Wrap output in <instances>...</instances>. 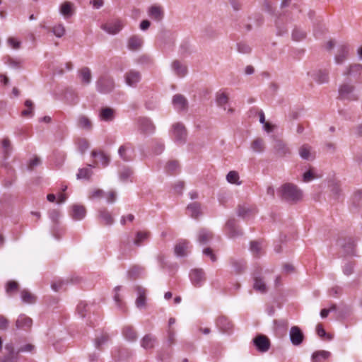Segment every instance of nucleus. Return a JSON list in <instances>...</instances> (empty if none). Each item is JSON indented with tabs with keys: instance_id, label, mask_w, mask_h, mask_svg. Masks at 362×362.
<instances>
[{
	"instance_id": "1",
	"label": "nucleus",
	"mask_w": 362,
	"mask_h": 362,
	"mask_svg": "<svg viewBox=\"0 0 362 362\" xmlns=\"http://www.w3.org/2000/svg\"><path fill=\"white\" fill-rule=\"evenodd\" d=\"M282 199L288 201L296 202L303 197L302 191L295 185L287 183L284 185L279 190Z\"/></svg>"
},
{
	"instance_id": "2",
	"label": "nucleus",
	"mask_w": 362,
	"mask_h": 362,
	"mask_svg": "<svg viewBox=\"0 0 362 362\" xmlns=\"http://www.w3.org/2000/svg\"><path fill=\"white\" fill-rule=\"evenodd\" d=\"M339 98L341 100L355 101L358 99L354 93V86L349 84H343L339 89Z\"/></svg>"
},
{
	"instance_id": "3",
	"label": "nucleus",
	"mask_w": 362,
	"mask_h": 362,
	"mask_svg": "<svg viewBox=\"0 0 362 362\" xmlns=\"http://www.w3.org/2000/svg\"><path fill=\"white\" fill-rule=\"evenodd\" d=\"M172 137L175 143L182 144L186 141L187 132L185 127L180 123L173 124Z\"/></svg>"
},
{
	"instance_id": "4",
	"label": "nucleus",
	"mask_w": 362,
	"mask_h": 362,
	"mask_svg": "<svg viewBox=\"0 0 362 362\" xmlns=\"http://www.w3.org/2000/svg\"><path fill=\"white\" fill-rule=\"evenodd\" d=\"M96 87L101 93H110L114 88V81L110 77H100L96 83Z\"/></svg>"
},
{
	"instance_id": "5",
	"label": "nucleus",
	"mask_w": 362,
	"mask_h": 362,
	"mask_svg": "<svg viewBox=\"0 0 362 362\" xmlns=\"http://www.w3.org/2000/svg\"><path fill=\"white\" fill-rule=\"evenodd\" d=\"M124 23L121 20L113 19L103 24L101 28L107 33L115 35L122 29Z\"/></svg>"
},
{
	"instance_id": "6",
	"label": "nucleus",
	"mask_w": 362,
	"mask_h": 362,
	"mask_svg": "<svg viewBox=\"0 0 362 362\" xmlns=\"http://www.w3.org/2000/svg\"><path fill=\"white\" fill-rule=\"evenodd\" d=\"M253 344L257 350L261 353H264L270 349L271 343L268 337L263 334H259L253 339Z\"/></svg>"
},
{
	"instance_id": "7",
	"label": "nucleus",
	"mask_w": 362,
	"mask_h": 362,
	"mask_svg": "<svg viewBox=\"0 0 362 362\" xmlns=\"http://www.w3.org/2000/svg\"><path fill=\"white\" fill-rule=\"evenodd\" d=\"M118 153L123 160L130 161L134 157V147L131 143H126L119 148Z\"/></svg>"
},
{
	"instance_id": "8",
	"label": "nucleus",
	"mask_w": 362,
	"mask_h": 362,
	"mask_svg": "<svg viewBox=\"0 0 362 362\" xmlns=\"http://www.w3.org/2000/svg\"><path fill=\"white\" fill-rule=\"evenodd\" d=\"M214 239V234L213 233L206 229V228H202L198 231L197 233V240L202 245H209V247H206L205 249H211L210 247V245H211V242Z\"/></svg>"
},
{
	"instance_id": "9",
	"label": "nucleus",
	"mask_w": 362,
	"mask_h": 362,
	"mask_svg": "<svg viewBox=\"0 0 362 362\" xmlns=\"http://www.w3.org/2000/svg\"><path fill=\"white\" fill-rule=\"evenodd\" d=\"M141 79V74L139 71L131 69L124 74L126 83L131 87H136Z\"/></svg>"
},
{
	"instance_id": "10",
	"label": "nucleus",
	"mask_w": 362,
	"mask_h": 362,
	"mask_svg": "<svg viewBox=\"0 0 362 362\" xmlns=\"http://www.w3.org/2000/svg\"><path fill=\"white\" fill-rule=\"evenodd\" d=\"M256 213V207L248 204L240 205L238 209V215L244 219L252 217Z\"/></svg>"
},
{
	"instance_id": "11",
	"label": "nucleus",
	"mask_w": 362,
	"mask_h": 362,
	"mask_svg": "<svg viewBox=\"0 0 362 362\" xmlns=\"http://www.w3.org/2000/svg\"><path fill=\"white\" fill-rule=\"evenodd\" d=\"M225 230L229 238H235L241 235L243 233L235 219H230L227 221Z\"/></svg>"
},
{
	"instance_id": "12",
	"label": "nucleus",
	"mask_w": 362,
	"mask_h": 362,
	"mask_svg": "<svg viewBox=\"0 0 362 362\" xmlns=\"http://www.w3.org/2000/svg\"><path fill=\"white\" fill-rule=\"evenodd\" d=\"M291 342L294 346H298L303 341L304 335L300 329L297 326L291 327L289 332Z\"/></svg>"
},
{
	"instance_id": "13",
	"label": "nucleus",
	"mask_w": 362,
	"mask_h": 362,
	"mask_svg": "<svg viewBox=\"0 0 362 362\" xmlns=\"http://www.w3.org/2000/svg\"><path fill=\"white\" fill-rule=\"evenodd\" d=\"M173 105L177 111L186 110L188 107V102L186 98L181 94H176L173 98Z\"/></svg>"
},
{
	"instance_id": "14",
	"label": "nucleus",
	"mask_w": 362,
	"mask_h": 362,
	"mask_svg": "<svg viewBox=\"0 0 362 362\" xmlns=\"http://www.w3.org/2000/svg\"><path fill=\"white\" fill-rule=\"evenodd\" d=\"M216 325L223 333H229L233 329V324L225 316H220L217 318Z\"/></svg>"
},
{
	"instance_id": "15",
	"label": "nucleus",
	"mask_w": 362,
	"mask_h": 362,
	"mask_svg": "<svg viewBox=\"0 0 362 362\" xmlns=\"http://www.w3.org/2000/svg\"><path fill=\"white\" fill-rule=\"evenodd\" d=\"M148 15L151 19L160 21L163 18L164 11L161 6L153 5L148 10Z\"/></svg>"
},
{
	"instance_id": "16",
	"label": "nucleus",
	"mask_w": 362,
	"mask_h": 362,
	"mask_svg": "<svg viewBox=\"0 0 362 362\" xmlns=\"http://www.w3.org/2000/svg\"><path fill=\"white\" fill-rule=\"evenodd\" d=\"M171 67L175 74L178 77H184L187 74V66L179 60L173 61L171 64Z\"/></svg>"
},
{
	"instance_id": "17",
	"label": "nucleus",
	"mask_w": 362,
	"mask_h": 362,
	"mask_svg": "<svg viewBox=\"0 0 362 362\" xmlns=\"http://www.w3.org/2000/svg\"><path fill=\"white\" fill-rule=\"evenodd\" d=\"M86 215V209L84 206L74 204L71 206V216L73 219L80 221L84 218Z\"/></svg>"
},
{
	"instance_id": "18",
	"label": "nucleus",
	"mask_w": 362,
	"mask_h": 362,
	"mask_svg": "<svg viewBox=\"0 0 362 362\" xmlns=\"http://www.w3.org/2000/svg\"><path fill=\"white\" fill-rule=\"evenodd\" d=\"M139 127L140 131L144 134H151L155 130V126L148 118H141L139 119Z\"/></svg>"
},
{
	"instance_id": "19",
	"label": "nucleus",
	"mask_w": 362,
	"mask_h": 362,
	"mask_svg": "<svg viewBox=\"0 0 362 362\" xmlns=\"http://www.w3.org/2000/svg\"><path fill=\"white\" fill-rule=\"evenodd\" d=\"M32 319L29 317L25 316V315H21L16 322V328L24 330L30 329V327H32Z\"/></svg>"
},
{
	"instance_id": "20",
	"label": "nucleus",
	"mask_w": 362,
	"mask_h": 362,
	"mask_svg": "<svg viewBox=\"0 0 362 362\" xmlns=\"http://www.w3.org/2000/svg\"><path fill=\"white\" fill-rule=\"evenodd\" d=\"M143 38L139 35H132L128 39L127 47L132 51L139 50L143 45Z\"/></svg>"
},
{
	"instance_id": "21",
	"label": "nucleus",
	"mask_w": 362,
	"mask_h": 362,
	"mask_svg": "<svg viewBox=\"0 0 362 362\" xmlns=\"http://www.w3.org/2000/svg\"><path fill=\"white\" fill-rule=\"evenodd\" d=\"M361 74L362 65L360 64L350 65L347 70L344 72V75L354 78H358Z\"/></svg>"
},
{
	"instance_id": "22",
	"label": "nucleus",
	"mask_w": 362,
	"mask_h": 362,
	"mask_svg": "<svg viewBox=\"0 0 362 362\" xmlns=\"http://www.w3.org/2000/svg\"><path fill=\"white\" fill-rule=\"evenodd\" d=\"M190 279L195 286H199L205 281L204 272L202 269H193L190 273Z\"/></svg>"
},
{
	"instance_id": "23",
	"label": "nucleus",
	"mask_w": 362,
	"mask_h": 362,
	"mask_svg": "<svg viewBox=\"0 0 362 362\" xmlns=\"http://www.w3.org/2000/svg\"><path fill=\"white\" fill-rule=\"evenodd\" d=\"M135 291H136V293L138 294V297L136 300V305L139 308H143L146 305V291L144 288H143L140 286H136L135 287Z\"/></svg>"
},
{
	"instance_id": "24",
	"label": "nucleus",
	"mask_w": 362,
	"mask_h": 362,
	"mask_svg": "<svg viewBox=\"0 0 362 362\" xmlns=\"http://www.w3.org/2000/svg\"><path fill=\"white\" fill-rule=\"evenodd\" d=\"M349 47L346 45H341L338 47L337 54L335 56V62L338 64H342L347 58Z\"/></svg>"
},
{
	"instance_id": "25",
	"label": "nucleus",
	"mask_w": 362,
	"mask_h": 362,
	"mask_svg": "<svg viewBox=\"0 0 362 362\" xmlns=\"http://www.w3.org/2000/svg\"><path fill=\"white\" fill-rule=\"evenodd\" d=\"M157 339L151 334H146L141 340V346L145 349H151L155 346Z\"/></svg>"
},
{
	"instance_id": "26",
	"label": "nucleus",
	"mask_w": 362,
	"mask_h": 362,
	"mask_svg": "<svg viewBox=\"0 0 362 362\" xmlns=\"http://www.w3.org/2000/svg\"><path fill=\"white\" fill-rule=\"evenodd\" d=\"M92 156L95 158V164H101L103 167H106L110 163V157L103 152L92 151Z\"/></svg>"
},
{
	"instance_id": "27",
	"label": "nucleus",
	"mask_w": 362,
	"mask_h": 362,
	"mask_svg": "<svg viewBox=\"0 0 362 362\" xmlns=\"http://www.w3.org/2000/svg\"><path fill=\"white\" fill-rule=\"evenodd\" d=\"M312 78L319 84L327 83L329 74L326 70H318L312 74Z\"/></svg>"
},
{
	"instance_id": "28",
	"label": "nucleus",
	"mask_w": 362,
	"mask_h": 362,
	"mask_svg": "<svg viewBox=\"0 0 362 362\" xmlns=\"http://www.w3.org/2000/svg\"><path fill=\"white\" fill-rule=\"evenodd\" d=\"M98 213L100 221L105 225L110 226L114 223V218L112 216V214L106 209H100Z\"/></svg>"
},
{
	"instance_id": "29",
	"label": "nucleus",
	"mask_w": 362,
	"mask_h": 362,
	"mask_svg": "<svg viewBox=\"0 0 362 362\" xmlns=\"http://www.w3.org/2000/svg\"><path fill=\"white\" fill-rule=\"evenodd\" d=\"M122 334L129 341H134L137 339V333L132 325L124 326L122 329Z\"/></svg>"
},
{
	"instance_id": "30",
	"label": "nucleus",
	"mask_w": 362,
	"mask_h": 362,
	"mask_svg": "<svg viewBox=\"0 0 362 362\" xmlns=\"http://www.w3.org/2000/svg\"><path fill=\"white\" fill-rule=\"evenodd\" d=\"M77 126L78 127L86 131H90L93 127L90 119L88 117L83 115L78 116L77 119Z\"/></svg>"
},
{
	"instance_id": "31",
	"label": "nucleus",
	"mask_w": 362,
	"mask_h": 362,
	"mask_svg": "<svg viewBox=\"0 0 362 362\" xmlns=\"http://www.w3.org/2000/svg\"><path fill=\"white\" fill-rule=\"evenodd\" d=\"M188 214L194 218H197L201 214V205L198 202H193L189 204L187 208Z\"/></svg>"
},
{
	"instance_id": "32",
	"label": "nucleus",
	"mask_w": 362,
	"mask_h": 362,
	"mask_svg": "<svg viewBox=\"0 0 362 362\" xmlns=\"http://www.w3.org/2000/svg\"><path fill=\"white\" fill-rule=\"evenodd\" d=\"M274 149L276 153L280 156H284L290 153L289 148L283 141L281 140L276 141L274 144Z\"/></svg>"
},
{
	"instance_id": "33",
	"label": "nucleus",
	"mask_w": 362,
	"mask_h": 362,
	"mask_svg": "<svg viewBox=\"0 0 362 362\" xmlns=\"http://www.w3.org/2000/svg\"><path fill=\"white\" fill-rule=\"evenodd\" d=\"M253 288H255V291L260 292L262 293H266L267 291L264 280L261 276L254 277Z\"/></svg>"
},
{
	"instance_id": "34",
	"label": "nucleus",
	"mask_w": 362,
	"mask_h": 362,
	"mask_svg": "<svg viewBox=\"0 0 362 362\" xmlns=\"http://www.w3.org/2000/svg\"><path fill=\"white\" fill-rule=\"evenodd\" d=\"M100 117L105 122L112 121L115 118V110L110 107L102 108L100 112Z\"/></svg>"
},
{
	"instance_id": "35",
	"label": "nucleus",
	"mask_w": 362,
	"mask_h": 362,
	"mask_svg": "<svg viewBox=\"0 0 362 362\" xmlns=\"http://www.w3.org/2000/svg\"><path fill=\"white\" fill-rule=\"evenodd\" d=\"M299 154L305 160H312L315 158L314 154L311 152V147L308 144H304L299 148Z\"/></svg>"
},
{
	"instance_id": "36",
	"label": "nucleus",
	"mask_w": 362,
	"mask_h": 362,
	"mask_svg": "<svg viewBox=\"0 0 362 362\" xmlns=\"http://www.w3.org/2000/svg\"><path fill=\"white\" fill-rule=\"evenodd\" d=\"M330 356V353L327 351H317L312 355V362H322Z\"/></svg>"
},
{
	"instance_id": "37",
	"label": "nucleus",
	"mask_w": 362,
	"mask_h": 362,
	"mask_svg": "<svg viewBox=\"0 0 362 362\" xmlns=\"http://www.w3.org/2000/svg\"><path fill=\"white\" fill-rule=\"evenodd\" d=\"M72 4L69 1H65L60 6V13L64 16L65 18H68L73 14Z\"/></svg>"
},
{
	"instance_id": "38",
	"label": "nucleus",
	"mask_w": 362,
	"mask_h": 362,
	"mask_svg": "<svg viewBox=\"0 0 362 362\" xmlns=\"http://www.w3.org/2000/svg\"><path fill=\"white\" fill-rule=\"evenodd\" d=\"M337 243L343 249H354L356 247L355 240L351 238L339 239Z\"/></svg>"
},
{
	"instance_id": "39",
	"label": "nucleus",
	"mask_w": 362,
	"mask_h": 362,
	"mask_svg": "<svg viewBox=\"0 0 362 362\" xmlns=\"http://www.w3.org/2000/svg\"><path fill=\"white\" fill-rule=\"evenodd\" d=\"M79 76L81 81L85 84H88L91 81V71L88 67H83L79 71Z\"/></svg>"
},
{
	"instance_id": "40",
	"label": "nucleus",
	"mask_w": 362,
	"mask_h": 362,
	"mask_svg": "<svg viewBox=\"0 0 362 362\" xmlns=\"http://www.w3.org/2000/svg\"><path fill=\"white\" fill-rule=\"evenodd\" d=\"M251 148L255 152H263L265 148L264 140L262 138L255 139L251 144Z\"/></svg>"
},
{
	"instance_id": "41",
	"label": "nucleus",
	"mask_w": 362,
	"mask_h": 362,
	"mask_svg": "<svg viewBox=\"0 0 362 362\" xmlns=\"http://www.w3.org/2000/svg\"><path fill=\"white\" fill-rule=\"evenodd\" d=\"M228 95L224 92H219L216 95V103L220 107H222L224 110H226V105L228 103Z\"/></svg>"
},
{
	"instance_id": "42",
	"label": "nucleus",
	"mask_w": 362,
	"mask_h": 362,
	"mask_svg": "<svg viewBox=\"0 0 362 362\" xmlns=\"http://www.w3.org/2000/svg\"><path fill=\"white\" fill-rule=\"evenodd\" d=\"M21 299L23 303L32 304L35 303L37 298L30 291L24 289L21 291Z\"/></svg>"
},
{
	"instance_id": "43",
	"label": "nucleus",
	"mask_w": 362,
	"mask_h": 362,
	"mask_svg": "<svg viewBox=\"0 0 362 362\" xmlns=\"http://www.w3.org/2000/svg\"><path fill=\"white\" fill-rule=\"evenodd\" d=\"M1 148L5 157H8L12 151L11 142L8 138H4L1 141Z\"/></svg>"
},
{
	"instance_id": "44",
	"label": "nucleus",
	"mask_w": 362,
	"mask_h": 362,
	"mask_svg": "<svg viewBox=\"0 0 362 362\" xmlns=\"http://www.w3.org/2000/svg\"><path fill=\"white\" fill-rule=\"evenodd\" d=\"M149 233L146 231H139L136 233L134 239V244L136 246H141V244L148 240Z\"/></svg>"
},
{
	"instance_id": "45",
	"label": "nucleus",
	"mask_w": 362,
	"mask_h": 362,
	"mask_svg": "<svg viewBox=\"0 0 362 362\" xmlns=\"http://www.w3.org/2000/svg\"><path fill=\"white\" fill-rule=\"evenodd\" d=\"M92 165H89L87 168L79 169L76 175L77 179H89L92 175Z\"/></svg>"
},
{
	"instance_id": "46",
	"label": "nucleus",
	"mask_w": 362,
	"mask_h": 362,
	"mask_svg": "<svg viewBox=\"0 0 362 362\" xmlns=\"http://www.w3.org/2000/svg\"><path fill=\"white\" fill-rule=\"evenodd\" d=\"M5 349L8 353V356L5 358L6 361H11L15 359L19 353L18 351L16 352L15 351L14 346L12 344H7Z\"/></svg>"
},
{
	"instance_id": "47",
	"label": "nucleus",
	"mask_w": 362,
	"mask_h": 362,
	"mask_svg": "<svg viewBox=\"0 0 362 362\" xmlns=\"http://www.w3.org/2000/svg\"><path fill=\"white\" fill-rule=\"evenodd\" d=\"M226 180L229 183L240 185L241 182L239 181V175L238 172L232 170L226 175Z\"/></svg>"
},
{
	"instance_id": "48",
	"label": "nucleus",
	"mask_w": 362,
	"mask_h": 362,
	"mask_svg": "<svg viewBox=\"0 0 362 362\" xmlns=\"http://www.w3.org/2000/svg\"><path fill=\"white\" fill-rule=\"evenodd\" d=\"M5 63L12 69H20L22 66V61L18 59H13L11 57H6Z\"/></svg>"
},
{
	"instance_id": "49",
	"label": "nucleus",
	"mask_w": 362,
	"mask_h": 362,
	"mask_svg": "<svg viewBox=\"0 0 362 362\" xmlns=\"http://www.w3.org/2000/svg\"><path fill=\"white\" fill-rule=\"evenodd\" d=\"M26 109L21 112L22 116L30 117L33 115V103L30 100H26L25 102Z\"/></svg>"
},
{
	"instance_id": "50",
	"label": "nucleus",
	"mask_w": 362,
	"mask_h": 362,
	"mask_svg": "<svg viewBox=\"0 0 362 362\" xmlns=\"http://www.w3.org/2000/svg\"><path fill=\"white\" fill-rule=\"evenodd\" d=\"M133 175V171L129 168H124L119 172V179L122 182H127Z\"/></svg>"
},
{
	"instance_id": "51",
	"label": "nucleus",
	"mask_w": 362,
	"mask_h": 362,
	"mask_svg": "<svg viewBox=\"0 0 362 362\" xmlns=\"http://www.w3.org/2000/svg\"><path fill=\"white\" fill-rule=\"evenodd\" d=\"M305 37L306 33L299 28H295L292 32V38L295 41H300L305 39Z\"/></svg>"
},
{
	"instance_id": "52",
	"label": "nucleus",
	"mask_w": 362,
	"mask_h": 362,
	"mask_svg": "<svg viewBox=\"0 0 362 362\" xmlns=\"http://www.w3.org/2000/svg\"><path fill=\"white\" fill-rule=\"evenodd\" d=\"M276 29H277V35H283L284 33L287 32V28L284 26V18H279L276 22Z\"/></svg>"
},
{
	"instance_id": "53",
	"label": "nucleus",
	"mask_w": 362,
	"mask_h": 362,
	"mask_svg": "<svg viewBox=\"0 0 362 362\" xmlns=\"http://www.w3.org/2000/svg\"><path fill=\"white\" fill-rule=\"evenodd\" d=\"M179 168V164L175 160H171L169 161L166 166H165V170L169 173H175L177 172V169Z\"/></svg>"
},
{
	"instance_id": "54",
	"label": "nucleus",
	"mask_w": 362,
	"mask_h": 362,
	"mask_svg": "<svg viewBox=\"0 0 362 362\" xmlns=\"http://www.w3.org/2000/svg\"><path fill=\"white\" fill-rule=\"evenodd\" d=\"M142 270V268L134 266L129 270L128 274L130 279H135L141 274Z\"/></svg>"
},
{
	"instance_id": "55",
	"label": "nucleus",
	"mask_w": 362,
	"mask_h": 362,
	"mask_svg": "<svg viewBox=\"0 0 362 362\" xmlns=\"http://www.w3.org/2000/svg\"><path fill=\"white\" fill-rule=\"evenodd\" d=\"M238 52L241 54H248L251 51L250 47L245 42H240L237 44Z\"/></svg>"
},
{
	"instance_id": "56",
	"label": "nucleus",
	"mask_w": 362,
	"mask_h": 362,
	"mask_svg": "<svg viewBox=\"0 0 362 362\" xmlns=\"http://www.w3.org/2000/svg\"><path fill=\"white\" fill-rule=\"evenodd\" d=\"M52 32L55 36L61 37L65 33V28L62 24H59L53 27Z\"/></svg>"
},
{
	"instance_id": "57",
	"label": "nucleus",
	"mask_w": 362,
	"mask_h": 362,
	"mask_svg": "<svg viewBox=\"0 0 362 362\" xmlns=\"http://www.w3.org/2000/svg\"><path fill=\"white\" fill-rule=\"evenodd\" d=\"M78 148L81 153H83L88 148L89 143L85 139H79L77 142Z\"/></svg>"
},
{
	"instance_id": "58",
	"label": "nucleus",
	"mask_w": 362,
	"mask_h": 362,
	"mask_svg": "<svg viewBox=\"0 0 362 362\" xmlns=\"http://www.w3.org/2000/svg\"><path fill=\"white\" fill-rule=\"evenodd\" d=\"M267 245L262 239H258L255 240H252L250 242V248L253 249H261L262 247H265Z\"/></svg>"
},
{
	"instance_id": "59",
	"label": "nucleus",
	"mask_w": 362,
	"mask_h": 362,
	"mask_svg": "<svg viewBox=\"0 0 362 362\" xmlns=\"http://www.w3.org/2000/svg\"><path fill=\"white\" fill-rule=\"evenodd\" d=\"M18 287V284L15 281H9L6 284V291L8 294L11 295L14 291H16Z\"/></svg>"
},
{
	"instance_id": "60",
	"label": "nucleus",
	"mask_w": 362,
	"mask_h": 362,
	"mask_svg": "<svg viewBox=\"0 0 362 362\" xmlns=\"http://www.w3.org/2000/svg\"><path fill=\"white\" fill-rule=\"evenodd\" d=\"M167 337H168V343L169 346H172L175 343V329H167Z\"/></svg>"
},
{
	"instance_id": "61",
	"label": "nucleus",
	"mask_w": 362,
	"mask_h": 362,
	"mask_svg": "<svg viewBox=\"0 0 362 362\" xmlns=\"http://www.w3.org/2000/svg\"><path fill=\"white\" fill-rule=\"evenodd\" d=\"M103 197H105L104 191L102 189H96L91 192V194L89 196V198L90 199H100Z\"/></svg>"
},
{
	"instance_id": "62",
	"label": "nucleus",
	"mask_w": 362,
	"mask_h": 362,
	"mask_svg": "<svg viewBox=\"0 0 362 362\" xmlns=\"http://www.w3.org/2000/svg\"><path fill=\"white\" fill-rule=\"evenodd\" d=\"M60 216V213L57 209H53L49 211V217L54 223V225L57 224L59 218Z\"/></svg>"
},
{
	"instance_id": "63",
	"label": "nucleus",
	"mask_w": 362,
	"mask_h": 362,
	"mask_svg": "<svg viewBox=\"0 0 362 362\" xmlns=\"http://www.w3.org/2000/svg\"><path fill=\"white\" fill-rule=\"evenodd\" d=\"M69 283L68 280H59L57 281H54L51 284L52 288L54 291H59V289L64 285Z\"/></svg>"
},
{
	"instance_id": "64",
	"label": "nucleus",
	"mask_w": 362,
	"mask_h": 362,
	"mask_svg": "<svg viewBox=\"0 0 362 362\" xmlns=\"http://www.w3.org/2000/svg\"><path fill=\"white\" fill-rule=\"evenodd\" d=\"M40 163L41 160L40 158L35 156L34 158L30 160L28 165V168L29 170H33L36 166L39 165Z\"/></svg>"
}]
</instances>
